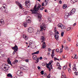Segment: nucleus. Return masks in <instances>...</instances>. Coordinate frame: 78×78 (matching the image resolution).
I'll return each instance as SVG.
<instances>
[{
    "mask_svg": "<svg viewBox=\"0 0 78 78\" xmlns=\"http://www.w3.org/2000/svg\"><path fill=\"white\" fill-rule=\"evenodd\" d=\"M36 5H35L34 6V9H30V11L32 12V14H35L37 16L38 18L39 19H41V18H42V16L41 15L40 13H37V11H38L39 9L41 8V5L39 4L38 5V7L36 8Z\"/></svg>",
    "mask_w": 78,
    "mask_h": 78,
    "instance_id": "f257e3e1",
    "label": "nucleus"
},
{
    "mask_svg": "<svg viewBox=\"0 0 78 78\" xmlns=\"http://www.w3.org/2000/svg\"><path fill=\"white\" fill-rule=\"evenodd\" d=\"M45 24L44 23H43L42 24V25L40 26V28L41 30H40V31H42L43 30L44 31H45L46 30V27Z\"/></svg>",
    "mask_w": 78,
    "mask_h": 78,
    "instance_id": "f03ea898",
    "label": "nucleus"
},
{
    "mask_svg": "<svg viewBox=\"0 0 78 78\" xmlns=\"http://www.w3.org/2000/svg\"><path fill=\"white\" fill-rule=\"evenodd\" d=\"M12 49L14 50L13 54V55H14L17 51L18 50V47H17V46L16 45V44H15V46H14V47H12Z\"/></svg>",
    "mask_w": 78,
    "mask_h": 78,
    "instance_id": "7ed1b4c3",
    "label": "nucleus"
},
{
    "mask_svg": "<svg viewBox=\"0 0 78 78\" xmlns=\"http://www.w3.org/2000/svg\"><path fill=\"white\" fill-rule=\"evenodd\" d=\"M31 3L30 1H27L25 2V5L27 8H29L30 6Z\"/></svg>",
    "mask_w": 78,
    "mask_h": 78,
    "instance_id": "20e7f679",
    "label": "nucleus"
},
{
    "mask_svg": "<svg viewBox=\"0 0 78 78\" xmlns=\"http://www.w3.org/2000/svg\"><path fill=\"white\" fill-rule=\"evenodd\" d=\"M75 11H76V9H73L69 14H68L69 15H72V14H74Z\"/></svg>",
    "mask_w": 78,
    "mask_h": 78,
    "instance_id": "39448f33",
    "label": "nucleus"
},
{
    "mask_svg": "<svg viewBox=\"0 0 78 78\" xmlns=\"http://www.w3.org/2000/svg\"><path fill=\"white\" fill-rule=\"evenodd\" d=\"M16 73L18 76H22L23 75V72L20 70L18 71Z\"/></svg>",
    "mask_w": 78,
    "mask_h": 78,
    "instance_id": "423d86ee",
    "label": "nucleus"
},
{
    "mask_svg": "<svg viewBox=\"0 0 78 78\" xmlns=\"http://www.w3.org/2000/svg\"><path fill=\"white\" fill-rule=\"evenodd\" d=\"M5 24V21L3 19H1L0 20V26H1V25H3Z\"/></svg>",
    "mask_w": 78,
    "mask_h": 78,
    "instance_id": "0eeeda50",
    "label": "nucleus"
},
{
    "mask_svg": "<svg viewBox=\"0 0 78 78\" xmlns=\"http://www.w3.org/2000/svg\"><path fill=\"white\" fill-rule=\"evenodd\" d=\"M33 29L32 27H29L28 28V32L29 33H31L33 32Z\"/></svg>",
    "mask_w": 78,
    "mask_h": 78,
    "instance_id": "6e6552de",
    "label": "nucleus"
},
{
    "mask_svg": "<svg viewBox=\"0 0 78 78\" xmlns=\"http://www.w3.org/2000/svg\"><path fill=\"white\" fill-rule=\"evenodd\" d=\"M57 41H58L59 39V35L57 34H55V35H54Z\"/></svg>",
    "mask_w": 78,
    "mask_h": 78,
    "instance_id": "1a4fd4ad",
    "label": "nucleus"
},
{
    "mask_svg": "<svg viewBox=\"0 0 78 78\" xmlns=\"http://www.w3.org/2000/svg\"><path fill=\"white\" fill-rule=\"evenodd\" d=\"M16 3L17 5L18 6H19L20 8H22V5L20 4L19 2H16Z\"/></svg>",
    "mask_w": 78,
    "mask_h": 78,
    "instance_id": "9d476101",
    "label": "nucleus"
},
{
    "mask_svg": "<svg viewBox=\"0 0 78 78\" xmlns=\"http://www.w3.org/2000/svg\"><path fill=\"white\" fill-rule=\"evenodd\" d=\"M74 66H73V70L74 71L76 72V71H77V70L76 69V65H75V64H74Z\"/></svg>",
    "mask_w": 78,
    "mask_h": 78,
    "instance_id": "9b49d317",
    "label": "nucleus"
},
{
    "mask_svg": "<svg viewBox=\"0 0 78 78\" xmlns=\"http://www.w3.org/2000/svg\"><path fill=\"white\" fill-rule=\"evenodd\" d=\"M47 47L45 45V42H44L43 44L42 47L41 48H45Z\"/></svg>",
    "mask_w": 78,
    "mask_h": 78,
    "instance_id": "f8f14e48",
    "label": "nucleus"
},
{
    "mask_svg": "<svg viewBox=\"0 0 78 78\" xmlns=\"http://www.w3.org/2000/svg\"><path fill=\"white\" fill-rule=\"evenodd\" d=\"M53 62V61H51V62H49V63L46 65V67L48 68V67H49L50 65H51V63Z\"/></svg>",
    "mask_w": 78,
    "mask_h": 78,
    "instance_id": "ddd939ff",
    "label": "nucleus"
},
{
    "mask_svg": "<svg viewBox=\"0 0 78 78\" xmlns=\"http://www.w3.org/2000/svg\"><path fill=\"white\" fill-rule=\"evenodd\" d=\"M32 58L34 60H36L37 59V56L36 55H34L32 57Z\"/></svg>",
    "mask_w": 78,
    "mask_h": 78,
    "instance_id": "4468645a",
    "label": "nucleus"
},
{
    "mask_svg": "<svg viewBox=\"0 0 78 78\" xmlns=\"http://www.w3.org/2000/svg\"><path fill=\"white\" fill-rule=\"evenodd\" d=\"M68 14L69 13H67L66 15H65L64 16L65 19H67V18L69 17V16H70V15H69Z\"/></svg>",
    "mask_w": 78,
    "mask_h": 78,
    "instance_id": "2eb2a0df",
    "label": "nucleus"
},
{
    "mask_svg": "<svg viewBox=\"0 0 78 78\" xmlns=\"http://www.w3.org/2000/svg\"><path fill=\"white\" fill-rule=\"evenodd\" d=\"M7 76H8L9 77H10V78H12V75H11V73L8 74Z\"/></svg>",
    "mask_w": 78,
    "mask_h": 78,
    "instance_id": "dca6fc26",
    "label": "nucleus"
},
{
    "mask_svg": "<svg viewBox=\"0 0 78 78\" xmlns=\"http://www.w3.org/2000/svg\"><path fill=\"white\" fill-rule=\"evenodd\" d=\"M67 7V6L66 5L64 4L63 6V9H66V8Z\"/></svg>",
    "mask_w": 78,
    "mask_h": 78,
    "instance_id": "f3484780",
    "label": "nucleus"
},
{
    "mask_svg": "<svg viewBox=\"0 0 78 78\" xmlns=\"http://www.w3.org/2000/svg\"><path fill=\"white\" fill-rule=\"evenodd\" d=\"M17 62H18V60H17L16 59H15L14 61V62H13V64H16V63H17Z\"/></svg>",
    "mask_w": 78,
    "mask_h": 78,
    "instance_id": "a211bd4d",
    "label": "nucleus"
},
{
    "mask_svg": "<svg viewBox=\"0 0 78 78\" xmlns=\"http://www.w3.org/2000/svg\"><path fill=\"white\" fill-rule=\"evenodd\" d=\"M39 51H36L35 52H34L32 53L33 55H34V54H39Z\"/></svg>",
    "mask_w": 78,
    "mask_h": 78,
    "instance_id": "6ab92c4d",
    "label": "nucleus"
},
{
    "mask_svg": "<svg viewBox=\"0 0 78 78\" xmlns=\"http://www.w3.org/2000/svg\"><path fill=\"white\" fill-rule=\"evenodd\" d=\"M4 13H7L8 12V10L6 9L4 10Z\"/></svg>",
    "mask_w": 78,
    "mask_h": 78,
    "instance_id": "aec40b11",
    "label": "nucleus"
},
{
    "mask_svg": "<svg viewBox=\"0 0 78 78\" xmlns=\"http://www.w3.org/2000/svg\"><path fill=\"white\" fill-rule=\"evenodd\" d=\"M62 24L61 23H59L57 25L58 28H61V25Z\"/></svg>",
    "mask_w": 78,
    "mask_h": 78,
    "instance_id": "412c9836",
    "label": "nucleus"
},
{
    "mask_svg": "<svg viewBox=\"0 0 78 78\" xmlns=\"http://www.w3.org/2000/svg\"><path fill=\"white\" fill-rule=\"evenodd\" d=\"M68 47H67V46H65L64 47V48L65 50H69V49L68 48Z\"/></svg>",
    "mask_w": 78,
    "mask_h": 78,
    "instance_id": "4be33fe9",
    "label": "nucleus"
},
{
    "mask_svg": "<svg viewBox=\"0 0 78 78\" xmlns=\"http://www.w3.org/2000/svg\"><path fill=\"white\" fill-rule=\"evenodd\" d=\"M24 24V26L26 27H27V23L25 22L23 23Z\"/></svg>",
    "mask_w": 78,
    "mask_h": 78,
    "instance_id": "5701e85b",
    "label": "nucleus"
},
{
    "mask_svg": "<svg viewBox=\"0 0 78 78\" xmlns=\"http://www.w3.org/2000/svg\"><path fill=\"white\" fill-rule=\"evenodd\" d=\"M61 28L62 30H63V29H65L66 28V27H65V26L64 25H62V26L61 27Z\"/></svg>",
    "mask_w": 78,
    "mask_h": 78,
    "instance_id": "b1692460",
    "label": "nucleus"
},
{
    "mask_svg": "<svg viewBox=\"0 0 78 78\" xmlns=\"http://www.w3.org/2000/svg\"><path fill=\"white\" fill-rule=\"evenodd\" d=\"M41 40H45V37L44 36H41Z\"/></svg>",
    "mask_w": 78,
    "mask_h": 78,
    "instance_id": "393cba45",
    "label": "nucleus"
},
{
    "mask_svg": "<svg viewBox=\"0 0 78 78\" xmlns=\"http://www.w3.org/2000/svg\"><path fill=\"white\" fill-rule=\"evenodd\" d=\"M39 58H37V60H36V62H35V63H38V62H39Z\"/></svg>",
    "mask_w": 78,
    "mask_h": 78,
    "instance_id": "a878e982",
    "label": "nucleus"
},
{
    "mask_svg": "<svg viewBox=\"0 0 78 78\" xmlns=\"http://www.w3.org/2000/svg\"><path fill=\"white\" fill-rule=\"evenodd\" d=\"M23 70H26V69L27 67H26L24 66H23Z\"/></svg>",
    "mask_w": 78,
    "mask_h": 78,
    "instance_id": "bb28decb",
    "label": "nucleus"
},
{
    "mask_svg": "<svg viewBox=\"0 0 78 78\" xmlns=\"http://www.w3.org/2000/svg\"><path fill=\"white\" fill-rule=\"evenodd\" d=\"M23 38L25 39L26 41H27V36H25V37H24Z\"/></svg>",
    "mask_w": 78,
    "mask_h": 78,
    "instance_id": "cd10ccee",
    "label": "nucleus"
},
{
    "mask_svg": "<svg viewBox=\"0 0 78 78\" xmlns=\"http://www.w3.org/2000/svg\"><path fill=\"white\" fill-rule=\"evenodd\" d=\"M64 32H62L61 33V36L62 37H63V36H64Z\"/></svg>",
    "mask_w": 78,
    "mask_h": 78,
    "instance_id": "c85d7f7f",
    "label": "nucleus"
},
{
    "mask_svg": "<svg viewBox=\"0 0 78 78\" xmlns=\"http://www.w3.org/2000/svg\"><path fill=\"white\" fill-rule=\"evenodd\" d=\"M7 62H8V64H10L11 63V61H10V60H7Z\"/></svg>",
    "mask_w": 78,
    "mask_h": 78,
    "instance_id": "c756f323",
    "label": "nucleus"
},
{
    "mask_svg": "<svg viewBox=\"0 0 78 78\" xmlns=\"http://www.w3.org/2000/svg\"><path fill=\"white\" fill-rule=\"evenodd\" d=\"M62 76H65V75H64V72L62 73Z\"/></svg>",
    "mask_w": 78,
    "mask_h": 78,
    "instance_id": "7c9ffc66",
    "label": "nucleus"
},
{
    "mask_svg": "<svg viewBox=\"0 0 78 78\" xmlns=\"http://www.w3.org/2000/svg\"><path fill=\"white\" fill-rule=\"evenodd\" d=\"M44 71L43 70H42L41 71V75H44Z\"/></svg>",
    "mask_w": 78,
    "mask_h": 78,
    "instance_id": "2f4dec72",
    "label": "nucleus"
},
{
    "mask_svg": "<svg viewBox=\"0 0 78 78\" xmlns=\"http://www.w3.org/2000/svg\"><path fill=\"white\" fill-rule=\"evenodd\" d=\"M50 78V74H49L47 76V78Z\"/></svg>",
    "mask_w": 78,
    "mask_h": 78,
    "instance_id": "473e14b6",
    "label": "nucleus"
},
{
    "mask_svg": "<svg viewBox=\"0 0 78 78\" xmlns=\"http://www.w3.org/2000/svg\"><path fill=\"white\" fill-rule=\"evenodd\" d=\"M70 29H71V28L70 27H68L67 29V31L70 30Z\"/></svg>",
    "mask_w": 78,
    "mask_h": 78,
    "instance_id": "72a5a7b5",
    "label": "nucleus"
},
{
    "mask_svg": "<svg viewBox=\"0 0 78 78\" xmlns=\"http://www.w3.org/2000/svg\"><path fill=\"white\" fill-rule=\"evenodd\" d=\"M62 52V49L61 48L60 50V53H61Z\"/></svg>",
    "mask_w": 78,
    "mask_h": 78,
    "instance_id": "f704fd0d",
    "label": "nucleus"
},
{
    "mask_svg": "<svg viewBox=\"0 0 78 78\" xmlns=\"http://www.w3.org/2000/svg\"><path fill=\"white\" fill-rule=\"evenodd\" d=\"M54 56H55V55H54V54H51V57H52V58H53Z\"/></svg>",
    "mask_w": 78,
    "mask_h": 78,
    "instance_id": "c9c22d12",
    "label": "nucleus"
},
{
    "mask_svg": "<svg viewBox=\"0 0 78 78\" xmlns=\"http://www.w3.org/2000/svg\"><path fill=\"white\" fill-rule=\"evenodd\" d=\"M63 69L64 70H65L66 69V66H64L63 67Z\"/></svg>",
    "mask_w": 78,
    "mask_h": 78,
    "instance_id": "e433bc0d",
    "label": "nucleus"
},
{
    "mask_svg": "<svg viewBox=\"0 0 78 78\" xmlns=\"http://www.w3.org/2000/svg\"><path fill=\"white\" fill-rule=\"evenodd\" d=\"M37 68L38 70H41V67L40 66H38Z\"/></svg>",
    "mask_w": 78,
    "mask_h": 78,
    "instance_id": "4c0bfd02",
    "label": "nucleus"
},
{
    "mask_svg": "<svg viewBox=\"0 0 78 78\" xmlns=\"http://www.w3.org/2000/svg\"><path fill=\"white\" fill-rule=\"evenodd\" d=\"M55 54V52H54V50H52V54Z\"/></svg>",
    "mask_w": 78,
    "mask_h": 78,
    "instance_id": "58836bf2",
    "label": "nucleus"
},
{
    "mask_svg": "<svg viewBox=\"0 0 78 78\" xmlns=\"http://www.w3.org/2000/svg\"><path fill=\"white\" fill-rule=\"evenodd\" d=\"M56 51L57 52H58L59 51V49H56Z\"/></svg>",
    "mask_w": 78,
    "mask_h": 78,
    "instance_id": "ea45409f",
    "label": "nucleus"
},
{
    "mask_svg": "<svg viewBox=\"0 0 78 78\" xmlns=\"http://www.w3.org/2000/svg\"><path fill=\"white\" fill-rule=\"evenodd\" d=\"M47 68L49 69L50 71H51V69H50V67H49V66H48V68Z\"/></svg>",
    "mask_w": 78,
    "mask_h": 78,
    "instance_id": "a19ab883",
    "label": "nucleus"
},
{
    "mask_svg": "<svg viewBox=\"0 0 78 78\" xmlns=\"http://www.w3.org/2000/svg\"><path fill=\"white\" fill-rule=\"evenodd\" d=\"M75 55L74 56V57L76 59H78V58L76 57V54H75Z\"/></svg>",
    "mask_w": 78,
    "mask_h": 78,
    "instance_id": "79ce46f5",
    "label": "nucleus"
},
{
    "mask_svg": "<svg viewBox=\"0 0 78 78\" xmlns=\"http://www.w3.org/2000/svg\"><path fill=\"white\" fill-rule=\"evenodd\" d=\"M30 19L28 20L27 22L28 23H30Z\"/></svg>",
    "mask_w": 78,
    "mask_h": 78,
    "instance_id": "37998d69",
    "label": "nucleus"
},
{
    "mask_svg": "<svg viewBox=\"0 0 78 78\" xmlns=\"http://www.w3.org/2000/svg\"><path fill=\"white\" fill-rule=\"evenodd\" d=\"M1 11H3V7H2L1 8Z\"/></svg>",
    "mask_w": 78,
    "mask_h": 78,
    "instance_id": "c03bdc74",
    "label": "nucleus"
},
{
    "mask_svg": "<svg viewBox=\"0 0 78 78\" xmlns=\"http://www.w3.org/2000/svg\"><path fill=\"white\" fill-rule=\"evenodd\" d=\"M76 23H75L73 24V27H75V26H76Z\"/></svg>",
    "mask_w": 78,
    "mask_h": 78,
    "instance_id": "a18cd8bd",
    "label": "nucleus"
},
{
    "mask_svg": "<svg viewBox=\"0 0 78 78\" xmlns=\"http://www.w3.org/2000/svg\"><path fill=\"white\" fill-rule=\"evenodd\" d=\"M39 59H40V60L42 59V57H40L39 58Z\"/></svg>",
    "mask_w": 78,
    "mask_h": 78,
    "instance_id": "49530a36",
    "label": "nucleus"
},
{
    "mask_svg": "<svg viewBox=\"0 0 78 78\" xmlns=\"http://www.w3.org/2000/svg\"><path fill=\"white\" fill-rule=\"evenodd\" d=\"M59 3L60 4H62V1H59Z\"/></svg>",
    "mask_w": 78,
    "mask_h": 78,
    "instance_id": "de8ad7c7",
    "label": "nucleus"
},
{
    "mask_svg": "<svg viewBox=\"0 0 78 78\" xmlns=\"http://www.w3.org/2000/svg\"><path fill=\"white\" fill-rule=\"evenodd\" d=\"M68 72H69L70 73V72H71V69H68Z\"/></svg>",
    "mask_w": 78,
    "mask_h": 78,
    "instance_id": "09e8293b",
    "label": "nucleus"
},
{
    "mask_svg": "<svg viewBox=\"0 0 78 78\" xmlns=\"http://www.w3.org/2000/svg\"><path fill=\"white\" fill-rule=\"evenodd\" d=\"M62 58H64V59L66 58V57H65V56L63 55L62 56Z\"/></svg>",
    "mask_w": 78,
    "mask_h": 78,
    "instance_id": "8fccbe9b",
    "label": "nucleus"
},
{
    "mask_svg": "<svg viewBox=\"0 0 78 78\" xmlns=\"http://www.w3.org/2000/svg\"><path fill=\"white\" fill-rule=\"evenodd\" d=\"M48 50L49 51H51V49L50 48H48Z\"/></svg>",
    "mask_w": 78,
    "mask_h": 78,
    "instance_id": "3c124183",
    "label": "nucleus"
},
{
    "mask_svg": "<svg viewBox=\"0 0 78 78\" xmlns=\"http://www.w3.org/2000/svg\"><path fill=\"white\" fill-rule=\"evenodd\" d=\"M68 41H70V38H68Z\"/></svg>",
    "mask_w": 78,
    "mask_h": 78,
    "instance_id": "603ef678",
    "label": "nucleus"
},
{
    "mask_svg": "<svg viewBox=\"0 0 78 78\" xmlns=\"http://www.w3.org/2000/svg\"><path fill=\"white\" fill-rule=\"evenodd\" d=\"M44 76H47V74L46 73H44Z\"/></svg>",
    "mask_w": 78,
    "mask_h": 78,
    "instance_id": "864d4df0",
    "label": "nucleus"
},
{
    "mask_svg": "<svg viewBox=\"0 0 78 78\" xmlns=\"http://www.w3.org/2000/svg\"><path fill=\"white\" fill-rule=\"evenodd\" d=\"M50 68L51 69H53V68L52 67V65H51L50 66Z\"/></svg>",
    "mask_w": 78,
    "mask_h": 78,
    "instance_id": "5fc2aeb1",
    "label": "nucleus"
},
{
    "mask_svg": "<svg viewBox=\"0 0 78 78\" xmlns=\"http://www.w3.org/2000/svg\"><path fill=\"white\" fill-rule=\"evenodd\" d=\"M41 42H44L45 41V40H42Z\"/></svg>",
    "mask_w": 78,
    "mask_h": 78,
    "instance_id": "6e6d98bb",
    "label": "nucleus"
},
{
    "mask_svg": "<svg viewBox=\"0 0 78 78\" xmlns=\"http://www.w3.org/2000/svg\"><path fill=\"white\" fill-rule=\"evenodd\" d=\"M28 61H29L28 59H27L26 60H25V61H26V62H28Z\"/></svg>",
    "mask_w": 78,
    "mask_h": 78,
    "instance_id": "4d7b16f0",
    "label": "nucleus"
},
{
    "mask_svg": "<svg viewBox=\"0 0 78 78\" xmlns=\"http://www.w3.org/2000/svg\"><path fill=\"white\" fill-rule=\"evenodd\" d=\"M42 6H44V2H43V3H42Z\"/></svg>",
    "mask_w": 78,
    "mask_h": 78,
    "instance_id": "13d9d810",
    "label": "nucleus"
},
{
    "mask_svg": "<svg viewBox=\"0 0 78 78\" xmlns=\"http://www.w3.org/2000/svg\"><path fill=\"white\" fill-rule=\"evenodd\" d=\"M54 60L56 61V60H57V58L56 57H54Z\"/></svg>",
    "mask_w": 78,
    "mask_h": 78,
    "instance_id": "bf43d9fd",
    "label": "nucleus"
},
{
    "mask_svg": "<svg viewBox=\"0 0 78 78\" xmlns=\"http://www.w3.org/2000/svg\"><path fill=\"white\" fill-rule=\"evenodd\" d=\"M40 10L41 11H43V8H40Z\"/></svg>",
    "mask_w": 78,
    "mask_h": 78,
    "instance_id": "052dcab7",
    "label": "nucleus"
},
{
    "mask_svg": "<svg viewBox=\"0 0 78 78\" xmlns=\"http://www.w3.org/2000/svg\"><path fill=\"white\" fill-rule=\"evenodd\" d=\"M45 2L46 3V5H47L48 4V2Z\"/></svg>",
    "mask_w": 78,
    "mask_h": 78,
    "instance_id": "680f3d73",
    "label": "nucleus"
},
{
    "mask_svg": "<svg viewBox=\"0 0 78 78\" xmlns=\"http://www.w3.org/2000/svg\"><path fill=\"white\" fill-rule=\"evenodd\" d=\"M56 34H59V32H58V31H57V32H56Z\"/></svg>",
    "mask_w": 78,
    "mask_h": 78,
    "instance_id": "e2e57ef3",
    "label": "nucleus"
},
{
    "mask_svg": "<svg viewBox=\"0 0 78 78\" xmlns=\"http://www.w3.org/2000/svg\"><path fill=\"white\" fill-rule=\"evenodd\" d=\"M48 56H49V55H50V52H49L48 53Z\"/></svg>",
    "mask_w": 78,
    "mask_h": 78,
    "instance_id": "0e129e2a",
    "label": "nucleus"
},
{
    "mask_svg": "<svg viewBox=\"0 0 78 78\" xmlns=\"http://www.w3.org/2000/svg\"><path fill=\"white\" fill-rule=\"evenodd\" d=\"M66 42V40H64V42H63V43L64 44H65Z\"/></svg>",
    "mask_w": 78,
    "mask_h": 78,
    "instance_id": "69168bd1",
    "label": "nucleus"
},
{
    "mask_svg": "<svg viewBox=\"0 0 78 78\" xmlns=\"http://www.w3.org/2000/svg\"><path fill=\"white\" fill-rule=\"evenodd\" d=\"M43 66H45V63H43Z\"/></svg>",
    "mask_w": 78,
    "mask_h": 78,
    "instance_id": "338daca9",
    "label": "nucleus"
},
{
    "mask_svg": "<svg viewBox=\"0 0 78 78\" xmlns=\"http://www.w3.org/2000/svg\"><path fill=\"white\" fill-rule=\"evenodd\" d=\"M62 48H64V46L63 45H62Z\"/></svg>",
    "mask_w": 78,
    "mask_h": 78,
    "instance_id": "774afa93",
    "label": "nucleus"
}]
</instances>
